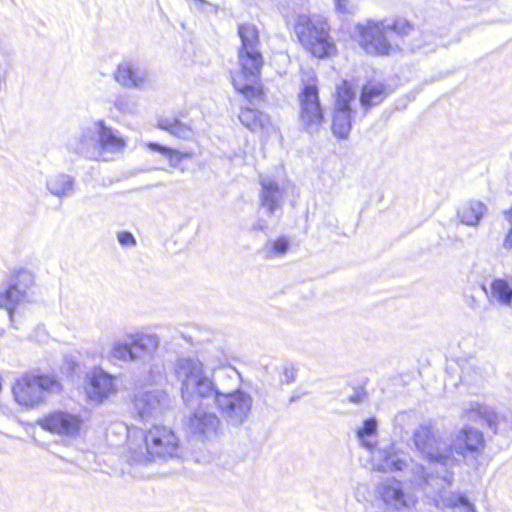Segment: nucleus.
Listing matches in <instances>:
<instances>
[{
  "label": "nucleus",
  "mask_w": 512,
  "mask_h": 512,
  "mask_svg": "<svg viewBox=\"0 0 512 512\" xmlns=\"http://www.w3.org/2000/svg\"><path fill=\"white\" fill-rule=\"evenodd\" d=\"M173 370L180 384L183 402L191 405L200 398L206 399L207 403L213 402L227 423L235 427L247 419L253 404L252 397L242 390L224 392L213 377L206 374L204 364L197 357L177 358Z\"/></svg>",
  "instance_id": "f257e3e1"
},
{
  "label": "nucleus",
  "mask_w": 512,
  "mask_h": 512,
  "mask_svg": "<svg viewBox=\"0 0 512 512\" xmlns=\"http://www.w3.org/2000/svg\"><path fill=\"white\" fill-rule=\"evenodd\" d=\"M241 47L238 50V61L241 71L232 77L234 88L249 98H256L260 93V70L263 57L259 50V32L250 23L238 26Z\"/></svg>",
  "instance_id": "f03ea898"
},
{
  "label": "nucleus",
  "mask_w": 512,
  "mask_h": 512,
  "mask_svg": "<svg viewBox=\"0 0 512 512\" xmlns=\"http://www.w3.org/2000/svg\"><path fill=\"white\" fill-rule=\"evenodd\" d=\"M179 449L178 437L166 426L153 425L147 432L140 430L128 436L129 460L134 463L173 458Z\"/></svg>",
  "instance_id": "7ed1b4c3"
},
{
  "label": "nucleus",
  "mask_w": 512,
  "mask_h": 512,
  "mask_svg": "<svg viewBox=\"0 0 512 512\" xmlns=\"http://www.w3.org/2000/svg\"><path fill=\"white\" fill-rule=\"evenodd\" d=\"M412 442L424 459L437 466L436 475L431 483L434 485L443 482L452 485L454 473L451 471V460L448 457L450 450L439 430L431 423L421 424L414 430Z\"/></svg>",
  "instance_id": "20e7f679"
},
{
  "label": "nucleus",
  "mask_w": 512,
  "mask_h": 512,
  "mask_svg": "<svg viewBox=\"0 0 512 512\" xmlns=\"http://www.w3.org/2000/svg\"><path fill=\"white\" fill-rule=\"evenodd\" d=\"M293 30L299 43L313 56L326 58L335 53L336 45L330 36V26L325 17L318 14H296Z\"/></svg>",
  "instance_id": "39448f33"
},
{
  "label": "nucleus",
  "mask_w": 512,
  "mask_h": 512,
  "mask_svg": "<svg viewBox=\"0 0 512 512\" xmlns=\"http://www.w3.org/2000/svg\"><path fill=\"white\" fill-rule=\"evenodd\" d=\"M375 467L383 472L407 471L408 480L421 487L424 491L433 488L431 481L434 473H428L425 467L414 462L406 453L401 451L395 444H389L374 451Z\"/></svg>",
  "instance_id": "423d86ee"
},
{
  "label": "nucleus",
  "mask_w": 512,
  "mask_h": 512,
  "mask_svg": "<svg viewBox=\"0 0 512 512\" xmlns=\"http://www.w3.org/2000/svg\"><path fill=\"white\" fill-rule=\"evenodd\" d=\"M385 29H391L396 34L404 36L413 30V25L404 18H397L392 25L387 26H384L383 22L368 20L366 24L356 26L359 45L368 54L388 55L392 45L385 36Z\"/></svg>",
  "instance_id": "0eeeda50"
},
{
  "label": "nucleus",
  "mask_w": 512,
  "mask_h": 512,
  "mask_svg": "<svg viewBox=\"0 0 512 512\" xmlns=\"http://www.w3.org/2000/svg\"><path fill=\"white\" fill-rule=\"evenodd\" d=\"M62 389L60 381L44 374L26 373L13 386V395L18 404L33 408L43 402L49 393Z\"/></svg>",
  "instance_id": "6e6552de"
},
{
  "label": "nucleus",
  "mask_w": 512,
  "mask_h": 512,
  "mask_svg": "<svg viewBox=\"0 0 512 512\" xmlns=\"http://www.w3.org/2000/svg\"><path fill=\"white\" fill-rule=\"evenodd\" d=\"M160 345V337L155 333L140 331L127 333L124 340H114L110 357L122 362H134L145 357H153Z\"/></svg>",
  "instance_id": "1a4fd4ad"
},
{
  "label": "nucleus",
  "mask_w": 512,
  "mask_h": 512,
  "mask_svg": "<svg viewBox=\"0 0 512 512\" xmlns=\"http://www.w3.org/2000/svg\"><path fill=\"white\" fill-rule=\"evenodd\" d=\"M448 447L451 471L460 461L454 454L460 456L467 466L477 468L485 448L483 433L474 427L464 426L454 435Z\"/></svg>",
  "instance_id": "9d476101"
},
{
  "label": "nucleus",
  "mask_w": 512,
  "mask_h": 512,
  "mask_svg": "<svg viewBox=\"0 0 512 512\" xmlns=\"http://www.w3.org/2000/svg\"><path fill=\"white\" fill-rule=\"evenodd\" d=\"M34 285V275L26 269L15 271L7 287L0 292V307H4L13 328L18 329L16 316L21 307L29 301L28 290Z\"/></svg>",
  "instance_id": "9b49d317"
},
{
  "label": "nucleus",
  "mask_w": 512,
  "mask_h": 512,
  "mask_svg": "<svg viewBox=\"0 0 512 512\" xmlns=\"http://www.w3.org/2000/svg\"><path fill=\"white\" fill-rule=\"evenodd\" d=\"M184 404L188 410L183 421L187 433L199 440H209L218 435L221 421L214 412L208 410L210 403L206 399L200 398L191 405Z\"/></svg>",
  "instance_id": "f8f14e48"
},
{
  "label": "nucleus",
  "mask_w": 512,
  "mask_h": 512,
  "mask_svg": "<svg viewBox=\"0 0 512 512\" xmlns=\"http://www.w3.org/2000/svg\"><path fill=\"white\" fill-rule=\"evenodd\" d=\"M133 407L143 421L163 418L172 408V400L162 389L140 391L134 396Z\"/></svg>",
  "instance_id": "ddd939ff"
},
{
  "label": "nucleus",
  "mask_w": 512,
  "mask_h": 512,
  "mask_svg": "<svg viewBox=\"0 0 512 512\" xmlns=\"http://www.w3.org/2000/svg\"><path fill=\"white\" fill-rule=\"evenodd\" d=\"M299 102L302 126L308 133L317 132L324 121V115L319 100L318 87L314 81L303 85L299 93Z\"/></svg>",
  "instance_id": "4468645a"
},
{
  "label": "nucleus",
  "mask_w": 512,
  "mask_h": 512,
  "mask_svg": "<svg viewBox=\"0 0 512 512\" xmlns=\"http://www.w3.org/2000/svg\"><path fill=\"white\" fill-rule=\"evenodd\" d=\"M354 99V91L347 81H343L337 87V98L332 121V132L340 139H346L351 131L353 111L350 104Z\"/></svg>",
  "instance_id": "2eb2a0df"
},
{
  "label": "nucleus",
  "mask_w": 512,
  "mask_h": 512,
  "mask_svg": "<svg viewBox=\"0 0 512 512\" xmlns=\"http://www.w3.org/2000/svg\"><path fill=\"white\" fill-rule=\"evenodd\" d=\"M115 81L126 89L143 90L153 86L152 73L139 62L124 60L114 72Z\"/></svg>",
  "instance_id": "dca6fc26"
},
{
  "label": "nucleus",
  "mask_w": 512,
  "mask_h": 512,
  "mask_svg": "<svg viewBox=\"0 0 512 512\" xmlns=\"http://www.w3.org/2000/svg\"><path fill=\"white\" fill-rule=\"evenodd\" d=\"M84 389L87 398L100 404L117 391L115 378L101 367H93L84 378Z\"/></svg>",
  "instance_id": "f3484780"
},
{
  "label": "nucleus",
  "mask_w": 512,
  "mask_h": 512,
  "mask_svg": "<svg viewBox=\"0 0 512 512\" xmlns=\"http://www.w3.org/2000/svg\"><path fill=\"white\" fill-rule=\"evenodd\" d=\"M97 120L81 126L79 130L69 138L67 149L83 158L98 161Z\"/></svg>",
  "instance_id": "a211bd4d"
},
{
  "label": "nucleus",
  "mask_w": 512,
  "mask_h": 512,
  "mask_svg": "<svg viewBox=\"0 0 512 512\" xmlns=\"http://www.w3.org/2000/svg\"><path fill=\"white\" fill-rule=\"evenodd\" d=\"M38 425L51 433L75 437L79 434L83 420L80 415L67 411H53L37 421Z\"/></svg>",
  "instance_id": "6ab92c4d"
},
{
  "label": "nucleus",
  "mask_w": 512,
  "mask_h": 512,
  "mask_svg": "<svg viewBox=\"0 0 512 512\" xmlns=\"http://www.w3.org/2000/svg\"><path fill=\"white\" fill-rule=\"evenodd\" d=\"M98 161H108L113 155L122 153L126 141L121 133L106 124L102 119L97 120Z\"/></svg>",
  "instance_id": "aec40b11"
},
{
  "label": "nucleus",
  "mask_w": 512,
  "mask_h": 512,
  "mask_svg": "<svg viewBox=\"0 0 512 512\" xmlns=\"http://www.w3.org/2000/svg\"><path fill=\"white\" fill-rule=\"evenodd\" d=\"M260 207L265 210L268 216H273L282 209L285 199V188L270 175H259Z\"/></svg>",
  "instance_id": "412c9836"
},
{
  "label": "nucleus",
  "mask_w": 512,
  "mask_h": 512,
  "mask_svg": "<svg viewBox=\"0 0 512 512\" xmlns=\"http://www.w3.org/2000/svg\"><path fill=\"white\" fill-rule=\"evenodd\" d=\"M375 492L389 509L401 510L409 507L410 497L404 492L402 482L394 477L382 479Z\"/></svg>",
  "instance_id": "4be33fe9"
},
{
  "label": "nucleus",
  "mask_w": 512,
  "mask_h": 512,
  "mask_svg": "<svg viewBox=\"0 0 512 512\" xmlns=\"http://www.w3.org/2000/svg\"><path fill=\"white\" fill-rule=\"evenodd\" d=\"M449 486L443 482H438L434 484L433 488H429L426 493L432 494L437 505L441 502L443 506L456 508L459 512H476L474 505L465 495L447 490L446 487Z\"/></svg>",
  "instance_id": "5701e85b"
},
{
  "label": "nucleus",
  "mask_w": 512,
  "mask_h": 512,
  "mask_svg": "<svg viewBox=\"0 0 512 512\" xmlns=\"http://www.w3.org/2000/svg\"><path fill=\"white\" fill-rule=\"evenodd\" d=\"M242 94L249 101V104L241 108L238 116L240 122L251 131L264 128L268 125L269 118L255 107V101L261 100L262 90L260 89L259 96L256 98H249L244 93Z\"/></svg>",
  "instance_id": "b1692460"
},
{
  "label": "nucleus",
  "mask_w": 512,
  "mask_h": 512,
  "mask_svg": "<svg viewBox=\"0 0 512 512\" xmlns=\"http://www.w3.org/2000/svg\"><path fill=\"white\" fill-rule=\"evenodd\" d=\"M387 95L388 92L384 83L379 81H368L362 87L359 101L366 112L373 106L382 103Z\"/></svg>",
  "instance_id": "393cba45"
},
{
  "label": "nucleus",
  "mask_w": 512,
  "mask_h": 512,
  "mask_svg": "<svg viewBox=\"0 0 512 512\" xmlns=\"http://www.w3.org/2000/svg\"><path fill=\"white\" fill-rule=\"evenodd\" d=\"M75 179L64 173L50 175L46 180L47 190L54 196L70 197L74 193Z\"/></svg>",
  "instance_id": "a878e982"
},
{
  "label": "nucleus",
  "mask_w": 512,
  "mask_h": 512,
  "mask_svg": "<svg viewBox=\"0 0 512 512\" xmlns=\"http://www.w3.org/2000/svg\"><path fill=\"white\" fill-rule=\"evenodd\" d=\"M487 207L481 202L471 200L464 203L457 211L461 223L467 226H476L486 212Z\"/></svg>",
  "instance_id": "bb28decb"
},
{
  "label": "nucleus",
  "mask_w": 512,
  "mask_h": 512,
  "mask_svg": "<svg viewBox=\"0 0 512 512\" xmlns=\"http://www.w3.org/2000/svg\"><path fill=\"white\" fill-rule=\"evenodd\" d=\"M378 433V421L375 417L365 419L356 430V437L360 445L369 451H373L376 447V436Z\"/></svg>",
  "instance_id": "cd10ccee"
},
{
  "label": "nucleus",
  "mask_w": 512,
  "mask_h": 512,
  "mask_svg": "<svg viewBox=\"0 0 512 512\" xmlns=\"http://www.w3.org/2000/svg\"><path fill=\"white\" fill-rule=\"evenodd\" d=\"M158 127L162 130L168 131L173 136L180 139H190L193 135L191 127L177 118L162 117L158 119Z\"/></svg>",
  "instance_id": "c85d7f7f"
},
{
  "label": "nucleus",
  "mask_w": 512,
  "mask_h": 512,
  "mask_svg": "<svg viewBox=\"0 0 512 512\" xmlns=\"http://www.w3.org/2000/svg\"><path fill=\"white\" fill-rule=\"evenodd\" d=\"M290 241L286 236H280L273 241H267L261 248L260 254L266 259L278 258L287 253Z\"/></svg>",
  "instance_id": "c756f323"
},
{
  "label": "nucleus",
  "mask_w": 512,
  "mask_h": 512,
  "mask_svg": "<svg viewBox=\"0 0 512 512\" xmlns=\"http://www.w3.org/2000/svg\"><path fill=\"white\" fill-rule=\"evenodd\" d=\"M491 294L502 304L509 305L512 302V286L505 279L492 281Z\"/></svg>",
  "instance_id": "7c9ffc66"
},
{
  "label": "nucleus",
  "mask_w": 512,
  "mask_h": 512,
  "mask_svg": "<svg viewBox=\"0 0 512 512\" xmlns=\"http://www.w3.org/2000/svg\"><path fill=\"white\" fill-rule=\"evenodd\" d=\"M477 408H473V413L478 415L479 419H482L484 423L491 429L497 430L500 425V420L498 415L495 413L493 409L487 406H483L480 404H476Z\"/></svg>",
  "instance_id": "2f4dec72"
},
{
  "label": "nucleus",
  "mask_w": 512,
  "mask_h": 512,
  "mask_svg": "<svg viewBox=\"0 0 512 512\" xmlns=\"http://www.w3.org/2000/svg\"><path fill=\"white\" fill-rule=\"evenodd\" d=\"M114 107L121 113H133L136 110V102L129 95H119L114 100Z\"/></svg>",
  "instance_id": "473e14b6"
},
{
  "label": "nucleus",
  "mask_w": 512,
  "mask_h": 512,
  "mask_svg": "<svg viewBox=\"0 0 512 512\" xmlns=\"http://www.w3.org/2000/svg\"><path fill=\"white\" fill-rule=\"evenodd\" d=\"M117 240L122 247L132 248L137 245V241L133 234L129 231H120L117 233Z\"/></svg>",
  "instance_id": "72a5a7b5"
},
{
  "label": "nucleus",
  "mask_w": 512,
  "mask_h": 512,
  "mask_svg": "<svg viewBox=\"0 0 512 512\" xmlns=\"http://www.w3.org/2000/svg\"><path fill=\"white\" fill-rule=\"evenodd\" d=\"M297 370L293 364H285L283 366V373L281 382L291 384L296 380Z\"/></svg>",
  "instance_id": "f704fd0d"
},
{
  "label": "nucleus",
  "mask_w": 512,
  "mask_h": 512,
  "mask_svg": "<svg viewBox=\"0 0 512 512\" xmlns=\"http://www.w3.org/2000/svg\"><path fill=\"white\" fill-rule=\"evenodd\" d=\"M184 154L176 149H169V153H166L165 157L169 160V164L171 167H177L182 159L184 158Z\"/></svg>",
  "instance_id": "c9c22d12"
},
{
  "label": "nucleus",
  "mask_w": 512,
  "mask_h": 512,
  "mask_svg": "<svg viewBox=\"0 0 512 512\" xmlns=\"http://www.w3.org/2000/svg\"><path fill=\"white\" fill-rule=\"evenodd\" d=\"M149 373L153 382H159L163 379L164 367L163 365L155 364L153 367H151Z\"/></svg>",
  "instance_id": "e433bc0d"
},
{
  "label": "nucleus",
  "mask_w": 512,
  "mask_h": 512,
  "mask_svg": "<svg viewBox=\"0 0 512 512\" xmlns=\"http://www.w3.org/2000/svg\"><path fill=\"white\" fill-rule=\"evenodd\" d=\"M365 398H366V392L360 388V389L355 390L353 392V394H351L349 396V401L351 403L358 404V403L363 402Z\"/></svg>",
  "instance_id": "4c0bfd02"
},
{
  "label": "nucleus",
  "mask_w": 512,
  "mask_h": 512,
  "mask_svg": "<svg viewBox=\"0 0 512 512\" xmlns=\"http://www.w3.org/2000/svg\"><path fill=\"white\" fill-rule=\"evenodd\" d=\"M147 147L150 150H152L154 152H158V153H160V154H162L164 156L166 155V153H169V149H170L169 147L161 145V144L156 143V142H149V143H147Z\"/></svg>",
  "instance_id": "58836bf2"
},
{
  "label": "nucleus",
  "mask_w": 512,
  "mask_h": 512,
  "mask_svg": "<svg viewBox=\"0 0 512 512\" xmlns=\"http://www.w3.org/2000/svg\"><path fill=\"white\" fill-rule=\"evenodd\" d=\"M335 3V8L337 11L341 13H350V9L348 7V0H333Z\"/></svg>",
  "instance_id": "ea45409f"
},
{
  "label": "nucleus",
  "mask_w": 512,
  "mask_h": 512,
  "mask_svg": "<svg viewBox=\"0 0 512 512\" xmlns=\"http://www.w3.org/2000/svg\"><path fill=\"white\" fill-rule=\"evenodd\" d=\"M503 247L507 250L512 249V230H509L504 241H503Z\"/></svg>",
  "instance_id": "a19ab883"
},
{
  "label": "nucleus",
  "mask_w": 512,
  "mask_h": 512,
  "mask_svg": "<svg viewBox=\"0 0 512 512\" xmlns=\"http://www.w3.org/2000/svg\"><path fill=\"white\" fill-rule=\"evenodd\" d=\"M266 228H267V224H266V222H265V221H263V220H259V221H257V222H256L255 224H253V226H252V229H253L254 231H258V230L263 231V230H265Z\"/></svg>",
  "instance_id": "79ce46f5"
},
{
  "label": "nucleus",
  "mask_w": 512,
  "mask_h": 512,
  "mask_svg": "<svg viewBox=\"0 0 512 512\" xmlns=\"http://www.w3.org/2000/svg\"><path fill=\"white\" fill-rule=\"evenodd\" d=\"M226 361L225 355L222 351L217 352L216 360L213 362V364L221 365Z\"/></svg>",
  "instance_id": "37998d69"
},
{
  "label": "nucleus",
  "mask_w": 512,
  "mask_h": 512,
  "mask_svg": "<svg viewBox=\"0 0 512 512\" xmlns=\"http://www.w3.org/2000/svg\"><path fill=\"white\" fill-rule=\"evenodd\" d=\"M461 370H462L461 381L467 382V383L471 382L473 379L468 374L467 369L465 367H461Z\"/></svg>",
  "instance_id": "c03bdc74"
},
{
  "label": "nucleus",
  "mask_w": 512,
  "mask_h": 512,
  "mask_svg": "<svg viewBox=\"0 0 512 512\" xmlns=\"http://www.w3.org/2000/svg\"><path fill=\"white\" fill-rule=\"evenodd\" d=\"M506 220L510 223V229L512 230V208L505 212Z\"/></svg>",
  "instance_id": "a18cd8bd"
},
{
  "label": "nucleus",
  "mask_w": 512,
  "mask_h": 512,
  "mask_svg": "<svg viewBox=\"0 0 512 512\" xmlns=\"http://www.w3.org/2000/svg\"><path fill=\"white\" fill-rule=\"evenodd\" d=\"M301 395L299 394H293L290 398H289V404H292L296 401H298L300 399Z\"/></svg>",
  "instance_id": "49530a36"
}]
</instances>
